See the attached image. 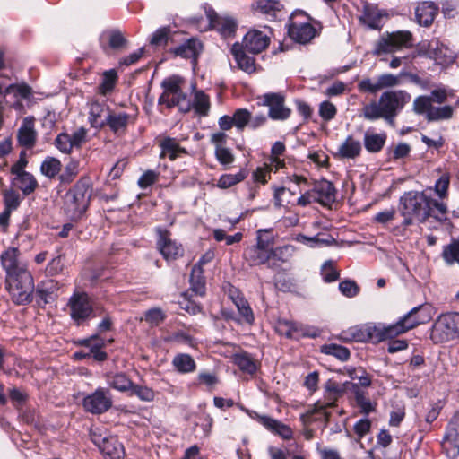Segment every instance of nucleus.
Here are the masks:
<instances>
[{
	"label": "nucleus",
	"instance_id": "obj_1",
	"mask_svg": "<svg viewBox=\"0 0 459 459\" xmlns=\"http://www.w3.org/2000/svg\"><path fill=\"white\" fill-rule=\"evenodd\" d=\"M411 100L405 91H386L383 92L378 102L373 100L362 108L363 117L370 121L384 118L393 125L394 117Z\"/></svg>",
	"mask_w": 459,
	"mask_h": 459
},
{
	"label": "nucleus",
	"instance_id": "obj_2",
	"mask_svg": "<svg viewBox=\"0 0 459 459\" xmlns=\"http://www.w3.org/2000/svg\"><path fill=\"white\" fill-rule=\"evenodd\" d=\"M432 316L433 307L431 306H419L413 307L395 324L373 327L369 332V334L370 337L375 339L377 342L393 339L394 337L404 333L419 325L428 323L430 321Z\"/></svg>",
	"mask_w": 459,
	"mask_h": 459
},
{
	"label": "nucleus",
	"instance_id": "obj_3",
	"mask_svg": "<svg viewBox=\"0 0 459 459\" xmlns=\"http://www.w3.org/2000/svg\"><path fill=\"white\" fill-rule=\"evenodd\" d=\"M183 79L173 75L164 79L161 82L162 94L159 97L158 104L168 108L177 107L181 112H188L192 108V102L182 91Z\"/></svg>",
	"mask_w": 459,
	"mask_h": 459
},
{
	"label": "nucleus",
	"instance_id": "obj_4",
	"mask_svg": "<svg viewBox=\"0 0 459 459\" xmlns=\"http://www.w3.org/2000/svg\"><path fill=\"white\" fill-rule=\"evenodd\" d=\"M400 204L404 227L412 224L414 219L423 222L429 216V198L423 193H405L400 199Z\"/></svg>",
	"mask_w": 459,
	"mask_h": 459
},
{
	"label": "nucleus",
	"instance_id": "obj_5",
	"mask_svg": "<svg viewBox=\"0 0 459 459\" xmlns=\"http://www.w3.org/2000/svg\"><path fill=\"white\" fill-rule=\"evenodd\" d=\"M413 45L412 34L408 30L386 32L375 42L372 54L377 56L393 54Z\"/></svg>",
	"mask_w": 459,
	"mask_h": 459
},
{
	"label": "nucleus",
	"instance_id": "obj_6",
	"mask_svg": "<svg viewBox=\"0 0 459 459\" xmlns=\"http://www.w3.org/2000/svg\"><path fill=\"white\" fill-rule=\"evenodd\" d=\"M5 282L11 299L15 304L24 305L31 301L34 282L30 272L6 278Z\"/></svg>",
	"mask_w": 459,
	"mask_h": 459
},
{
	"label": "nucleus",
	"instance_id": "obj_7",
	"mask_svg": "<svg viewBox=\"0 0 459 459\" xmlns=\"http://www.w3.org/2000/svg\"><path fill=\"white\" fill-rule=\"evenodd\" d=\"M90 188L85 181H78L65 197V209L71 218H79L87 209Z\"/></svg>",
	"mask_w": 459,
	"mask_h": 459
},
{
	"label": "nucleus",
	"instance_id": "obj_8",
	"mask_svg": "<svg viewBox=\"0 0 459 459\" xmlns=\"http://www.w3.org/2000/svg\"><path fill=\"white\" fill-rule=\"evenodd\" d=\"M416 55L428 56L441 65L454 63L456 56L453 50L437 39L419 43L416 48Z\"/></svg>",
	"mask_w": 459,
	"mask_h": 459
},
{
	"label": "nucleus",
	"instance_id": "obj_9",
	"mask_svg": "<svg viewBox=\"0 0 459 459\" xmlns=\"http://www.w3.org/2000/svg\"><path fill=\"white\" fill-rule=\"evenodd\" d=\"M459 334V313H446L439 316L435 321L431 339L435 342H444L454 339Z\"/></svg>",
	"mask_w": 459,
	"mask_h": 459
},
{
	"label": "nucleus",
	"instance_id": "obj_10",
	"mask_svg": "<svg viewBox=\"0 0 459 459\" xmlns=\"http://www.w3.org/2000/svg\"><path fill=\"white\" fill-rule=\"evenodd\" d=\"M91 439L99 447L105 459H123L124 447L116 437L104 436L99 429H92Z\"/></svg>",
	"mask_w": 459,
	"mask_h": 459
},
{
	"label": "nucleus",
	"instance_id": "obj_11",
	"mask_svg": "<svg viewBox=\"0 0 459 459\" xmlns=\"http://www.w3.org/2000/svg\"><path fill=\"white\" fill-rule=\"evenodd\" d=\"M70 315L79 325L89 319L93 313L91 299L86 293H74L69 299Z\"/></svg>",
	"mask_w": 459,
	"mask_h": 459
},
{
	"label": "nucleus",
	"instance_id": "obj_12",
	"mask_svg": "<svg viewBox=\"0 0 459 459\" xmlns=\"http://www.w3.org/2000/svg\"><path fill=\"white\" fill-rule=\"evenodd\" d=\"M82 406L92 414H101L112 406V399L108 390L98 388L84 397Z\"/></svg>",
	"mask_w": 459,
	"mask_h": 459
},
{
	"label": "nucleus",
	"instance_id": "obj_13",
	"mask_svg": "<svg viewBox=\"0 0 459 459\" xmlns=\"http://www.w3.org/2000/svg\"><path fill=\"white\" fill-rule=\"evenodd\" d=\"M442 447L450 459L459 456V412L454 415L448 424Z\"/></svg>",
	"mask_w": 459,
	"mask_h": 459
},
{
	"label": "nucleus",
	"instance_id": "obj_14",
	"mask_svg": "<svg viewBox=\"0 0 459 459\" xmlns=\"http://www.w3.org/2000/svg\"><path fill=\"white\" fill-rule=\"evenodd\" d=\"M270 31L266 29L250 30L243 37L242 47L253 54L263 52L270 44Z\"/></svg>",
	"mask_w": 459,
	"mask_h": 459
},
{
	"label": "nucleus",
	"instance_id": "obj_15",
	"mask_svg": "<svg viewBox=\"0 0 459 459\" xmlns=\"http://www.w3.org/2000/svg\"><path fill=\"white\" fill-rule=\"evenodd\" d=\"M87 131L81 127L72 134H59L55 139L56 147L63 153L69 154L74 148H80L86 141Z\"/></svg>",
	"mask_w": 459,
	"mask_h": 459
},
{
	"label": "nucleus",
	"instance_id": "obj_16",
	"mask_svg": "<svg viewBox=\"0 0 459 459\" xmlns=\"http://www.w3.org/2000/svg\"><path fill=\"white\" fill-rule=\"evenodd\" d=\"M157 232V247L167 261L175 260L183 255L181 246L170 238L169 233L167 230L159 228Z\"/></svg>",
	"mask_w": 459,
	"mask_h": 459
},
{
	"label": "nucleus",
	"instance_id": "obj_17",
	"mask_svg": "<svg viewBox=\"0 0 459 459\" xmlns=\"http://www.w3.org/2000/svg\"><path fill=\"white\" fill-rule=\"evenodd\" d=\"M264 104L269 107V117L273 120H285L290 115V109L284 106V98L279 93L264 95Z\"/></svg>",
	"mask_w": 459,
	"mask_h": 459
},
{
	"label": "nucleus",
	"instance_id": "obj_18",
	"mask_svg": "<svg viewBox=\"0 0 459 459\" xmlns=\"http://www.w3.org/2000/svg\"><path fill=\"white\" fill-rule=\"evenodd\" d=\"M18 256L19 250L16 247H10L2 253L0 261L6 273V278L15 276L23 272H29L24 264L19 263Z\"/></svg>",
	"mask_w": 459,
	"mask_h": 459
},
{
	"label": "nucleus",
	"instance_id": "obj_19",
	"mask_svg": "<svg viewBox=\"0 0 459 459\" xmlns=\"http://www.w3.org/2000/svg\"><path fill=\"white\" fill-rule=\"evenodd\" d=\"M207 18L212 29L218 30L222 36L233 35L237 29V22L234 19L226 16H219L214 11L206 12Z\"/></svg>",
	"mask_w": 459,
	"mask_h": 459
},
{
	"label": "nucleus",
	"instance_id": "obj_20",
	"mask_svg": "<svg viewBox=\"0 0 459 459\" xmlns=\"http://www.w3.org/2000/svg\"><path fill=\"white\" fill-rule=\"evenodd\" d=\"M288 33L296 42L305 44L310 41L316 35L315 28L307 22L292 21L289 25Z\"/></svg>",
	"mask_w": 459,
	"mask_h": 459
},
{
	"label": "nucleus",
	"instance_id": "obj_21",
	"mask_svg": "<svg viewBox=\"0 0 459 459\" xmlns=\"http://www.w3.org/2000/svg\"><path fill=\"white\" fill-rule=\"evenodd\" d=\"M19 144L25 148H32L37 139V132L35 130V119L32 117H27L18 130Z\"/></svg>",
	"mask_w": 459,
	"mask_h": 459
},
{
	"label": "nucleus",
	"instance_id": "obj_22",
	"mask_svg": "<svg viewBox=\"0 0 459 459\" xmlns=\"http://www.w3.org/2000/svg\"><path fill=\"white\" fill-rule=\"evenodd\" d=\"M316 203L323 205H329L336 199V190L333 185L325 179L315 183L312 188Z\"/></svg>",
	"mask_w": 459,
	"mask_h": 459
},
{
	"label": "nucleus",
	"instance_id": "obj_23",
	"mask_svg": "<svg viewBox=\"0 0 459 459\" xmlns=\"http://www.w3.org/2000/svg\"><path fill=\"white\" fill-rule=\"evenodd\" d=\"M255 418L269 431L279 435L283 439H290L293 432L291 429L281 421L265 415H258L255 412Z\"/></svg>",
	"mask_w": 459,
	"mask_h": 459
},
{
	"label": "nucleus",
	"instance_id": "obj_24",
	"mask_svg": "<svg viewBox=\"0 0 459 459\" xmlns=\"http://www.w3.org/2000/svg\"><path fill=\"white\" fill-rule=\"evenodd\" d=\"M386 16L384 10L378 9L373 4H365L359 21L370 29H379L383 17Z\"/></svg>",
	"mask_w": 459,
	"mask_h": 459
},
{
	"label": "nucleus",
	"instance_id": "obj_25",
	"mask_svg": "<svg viewBox=\"0 0 459 459\" xmlns=\"http://www.w3.org/2000/svg\"><path fill=\"white\" fill-rule=\"evenodd\" d=\"M108 107L98 101L89 104V122L94 128H101L106 125L108 115Z\"/></svg>",
	"mask_w": 459,
	"mask_h": 459
},
{
	"label": "nucleus",
	"instance_id": "obj_26",
	"mask_svg": "<svg viewBox=\"0 0 459 459\" xmlns=\"http://www.w3.org/2000/svg\"><path fill=\"white\" fill-rule=\"evenodd\" d=\"M231 54L240 70L247 74H252L255 71V59L248 56L242 49L239 43H235L231 48Z\"/></svg>",
	"mask_w": 459,
	"mask_h": 459
},
{
	"label": "nucleus",
	"instance_id": "obj_27",
	"mask_svg": "<svg viewBox=\"0 0 459 459\" xmlns=\"http://www.w3.org/2000/svg\"><path fill=\"white\" fill-rule=\"evenodd\" d=\"M361 143L353 136L349 135L339 146L337 155L342 159H355L361 152Z\"/></svg>",
	"mask_w": 459,
	"mask_h": 459
},
{
	"label": "nucleus",
	"instance_id": "obj_28",
	"mask_svg": "<svg viewBox=\"0 0 459 459\" xmlns=\"http://www.w3.org/2000/svg\"><path fill=\"white\" fill-rule=\"evenodd\" d=\"M437 13V6L431 2L420 4L415 10L416 19L419 24L423 26L430 25Z\"/></svg>",
	"mask_w": 459,
	"mask_h": 459
},
{
	"label": "nucleus",
	"instance_id": "obj_29",
	"mask_svg": "<svg viewBox=\"0 0 459 459\" xmlns=\"http://www.w3.org/2000/svg\"><path fill=\"white\" fill-rule=\"evenodd\" d=\"M245 258L251 266L265 264L273 255V250L264 249L257 246H253L245 251Z\"/></svg>",
	"mask_w": 459,
	"mask_h": 459
},
{
	"label": "nucleus",
	"instance_id": "obj_30",
	"mask_svg": "<svg viewBox=\"0 0 459 459\" xmlns=\"http://www.w3.org/2000/svg\"><path fill=\"white\" fill-rule=\"evenodd\" d=\"M294 239L309 247H326L335 243L334 238L326 233H318L314 237H307L303 234H298Z\"/></svg>",
	"mask_w": 459,
	"mask_h": 459
},
{
	"label": "nucleus",
	"instance_id": "obj_31",
	"mask_svg": "<svg viewBox=\"0 0 459 459\" xmlns=\"http://www.w3.org/2000/svg\"><path fill=\"white\" fill-rule=\"evenodd\" d=\"M201 49V42L198 39H190L183 44H181L180 46L175 48L173 53L176 56H181L183 58L193 59L194 61H195Z\"/></svg>",
	"mask_w": 459,
	"mask_h": 459
},
{
	"label": "nucleus",
	"instance_id": "obj_32",
	"mask_svg": "<svg viewBox=\"0 0 459 459\" xmlns=\"http://www.w3.org/2000/svg\"><path fill=\"white\" fill-rule=\"evenodd\" d=\"M106 381L110 387L119 392L130 391L134 385L128 377L122 372L108 373L106 375Z\"/></svg>",
	"mask_w": 459,
	"mask_h": 459
},
{
	"label": "nucleus",
	"instance_id": "obj_33",
	"mask_svg": "<svg viewBox=\"0 0 459 459\" xmlns=\"http://www.w3.org/2000/svg\"><path fill=\"white\" fill-rule=\"evenodd\" d=\"M386 141L385 133H371L367 131L364 134V145L368 152H378Z\"/></svg>",
	"mask_w": 459,
	"mask_h": 459
},
{
	"label": "nucleus",
	"instance_id": "obj_34",
	"mask_svg": "<svg viewBox=\"0 0 459 459\" xmlns=\"http://www.w3.org/2000/svg\"><path fill=\"white\" fill-rule=\"evenodd\" d=\"M172 365L174 368L181 374L194 372L196 368L195 359L186 353L177 354L172 359Z\"/></svg>",
	"mask_w": 459,
	"mask_h": 459
},
{
	"label": "nucleus",
	"instance_id": "obj_35",
	"mask_svg": "<svg viewBox=\"0 0 459 459\" xmlns=\"http://www.w3.org/2000/svg\"><path fill=\"white\" fill-rule=\"evenodd\" d=\"M56 283L53 281H46L37 286L36 297L39 306L46 305L54 299Z\"/></svg>",
	"mask_w": 459,
	"mask_h": 459
},
{
	"label": "nucleus",
	"instance_id": "obj_36",
	"mask_svg": "<svg viewBox=\"0 0 459 459\" xmlns=\"http://www.w3.org/2000/svg\"><path fill=\"white\" fill-rule=\"evenodd\" d=\"M160 156H168L169 160H174L182 153H186V150L179 146L178 140L171 137H166L160 143Z\"/></svg>",
	"mask_w": 459,
	"mask_h": 459
},
{
	"label": "nucleus",
	"instance_id": "obj_37",
	"mask_svg": "<svg viewBox=\"0 0 459 459\" xmlns=\"http://www.w3.org/2000/svg\"><path fill=\"white\" fill-rule=\"evenodd\" d=\"M325 397L326 399L325 404H317L318 410H323L326 407H333L334 405L335 401L339 397L342 393L341 386L333 380L329 379L325 384Z\"/></svg>",
	"mask_w": 459,
	"mask_h": 459
},
{
	"label": "nucleus",
	"instance_id": "obj_38",
	"mask_svg": "<svg viewBox=\"0 0 459 459\" xmlns=\"http://www.w3.org/2000/svg\"><path fill=\"white\" fill-rule=\"evenodd\" d=\"M13 183L25 195L34 192L38 186L37 180L29 172L14 177Z\"/></svg>",
	"mask_w": 459,
	"mask_h": 459
},
{
	"label": "nucleus",
	"instance_id": "obj_39",
	"mask_svg": "<svg viewBox=\"0 0 459 459\" xmlns=\"http://www.w3.org/2000/svg\"><path fill=\"white\" fill-rule=\"evenodd\" d=\"M252 7L264 14L276 17L277 13L281 11L282 4L278 0H260L254 4Z\"/></svg>",
	"mask_w": 459,
	"mask_h": 459
},
{
	"label": "nucleus",
	"instance_id": "obj_40",
	"mask_svg": "<svg viewBox=\"0 0 459 459\" xmlns=\"http://www.w3.org/2000/svg\"><path fill=\"white\" fill-rule=\"evenodd\" d=\"M203 273L204 270L199 266H193L190 274L191 290L199 296L205 294V279Z\"/></svg>",
	"mask_w": 459,
	"mask_h": 459
},
{
	"label": "nucleus",
	"instance_id": "obj_41",
	"mask_svg": "<svg viewBox=\"0 0 459 459\" xmlns=\"http://www.w3.org/2000/svg\"><path fill=\"white\" fill-rule=\"evenodd\" d=\"M129 116L125 113H110L108 115L106 125H108L114 133L124 132L127 126Z\"/></svg>",
	"mask_w": 459,
	"mask_h": 459
},
{
	"label": "nucleus",
	"instance_id": "obj_42",
	"mask_svg": "<svg viewBox=\"0 0 459 459\" xmlns=\"http://www.w3.org/2000/svg\"><path fill=\"white\" fill-rule=\"evenodd\" d=\"M246 178L247 172L244 169L236 174H223L219 178L216 186L221 189H227L240 183Z\"/></svg>",
	"mask_w": 459,
	"mask_h": 459
},
{
	"label": "nucleus",
	"instance_id": "obj_43",
	"mask_svg": "<svg viewBox=\"0 0 459 459\" xmlns=\"http://www.w3.org/2000/svg\"><path fill=\"white\" fill-rule=\"evenodd\" d=\"M235 306L238 311V315L240 316L239 321L247 324H253L255 320L254 313L249 306V303L245 298L236 297L235 299Z\"/></svg>",
	"mask_w": 459,
	"mask_h": 459
},
{
	"label": "nucleus",
	"instance_id": "obj_44",
	"mask_svg": "<svg viewBox=\"0 0 459 459\" xmlns=\"http://www.w3.org/2000/svg\"><path fill=\"white\" fill-rule=\"evenodd\" d=\"M192 108L201 116H206L210 109L209 97L203 91H195Z\"/></svg>",
	"mask_w": 459,
	"mask_h": 459
},
{
	"label": "nucleus",
	"instance_id": "obj_45",
	"mask_svg": "<svg viewBox=\"0 0 459 459\" xmlns=\"http://www.w3.org/2000/svg\"><path fill=\"white\" fill-rule=\"evenodd\" d=\"M321 351L326 355L333 356L341 361H346L350 357V351L346 347L335 343L323 345Z\"/></svg>",
	"mask_w": 459,
	"mask_h": 459
},
{
	"label": "nucleus",
	"instance_id": "obj_46",
	"mask_svg": "<svg viewBox=\"0 0 459 459\" xmlns=\"http://www.w3.org/2000/svg\"><path fill=\"white\" fill-rule=\"evenodd\" d=\"M105 40H107L108 46L114 49L120 48L126 43V39L118 30H109L103 32L100 36V41L103 44Z\"/></svg>",
	"mask_w": 459,
	"mask_h": 459
},
{
	"label": "nucleus",
	"instance_id": "obj_47",
	"mask_svg": "<svg viewBox=\"0 0 459 459\" xmlns=\"http://www.w3.org/2000/svg\"><path fill=\"white\" fill-rule=\"evenodd\" d=\"M454 109L451 106L435 107L427 114L428 121L446 120L453 117Z\"/></svg>",
	"mask_w": 459,
	"mask_h": 459
},
{
	"label": "nucleus",
	"instance_id": "obj_48",
	"mask_svg": "<svg viewBox=\"0 0 459 459\" xmlns=\"http://www.w3.org/2000/svg\"><path fill=\"white\" fill-rule=\"evenodd\" d=\"M40 170L43 175L46 177L52 178L56 177L61 170V162L59 160L53 158V157H48L44 160V161L41 163Z\"/></svg>",
	"mask_w": 459,
	"mask_h": 459
},
{
	"label": "nucleus",
	"instance_id": "obj_49",
	"mask_svg": "<svg viewBox=\"0 0 459 459\" xmlns=\"http://www.w3.org/2000/svg\"><path fill=\"white\" fill-rule=\"evenodd\" d=\"M234 363L244 372L253 374L256 370V365L247 353H238L233 358Z\"/></svg>",
	"mask_w": 459,
	"mask_h": 459
},
{
	"label": "nucleus",
	"instance_id": "obj_50",
	"mask_svg": "<svg viewBox=\"0 0 459 459\" xmlns=\"http://www.w3.org/2000/svg\"><path fill=\"white\" fill-rule=\"evenodd\" d=\"M14 94L15 97L29 100L32 96L31 88L26 83L13 84L10 83L5 87V94Z\"/></svg>",
	"mask_w": 459,
	"mask_h": 459
},
{
	"label": "nucleus",
	"instance_id": "obj_51",
	"mask_svg": "<svg viewBox=\"0 0 459 459\" xmlns=\"http://www.w3.org/2000/svg\"><path fill=\"white\" fill-rule=\"evenodd\" d=\"M299 324L292 321L280 320L277 324V331L289 338H297Z\"/></svg>",
	"mask_w": 459,
	"mask_h": 459
},
{
	"label": "nucleus",
	"instance_id": "obj_52",
	"mask_svg": "<svg viewBox=\"0 0 459 459\" xmlns=\"http://www.w3.org/2000/svg\"><path fill=\"white\" fill-rule=\"evenodd\" d=\"M429 216H433L438 221L446 220L447 213L446 204L435 199L429 198Z\"/></svg>",
	"mask_w": 459,
	"mask_h": 459
},
{
	"label": "nucleus",
	"instance_id": "obj_53",
	"mask_svg": "<svg viewBox=\"0 0 459 459\" xmlns=\"http://www.w3.org/2000/svg\"><path fill=\"white\" fill-rule=\"evenodd\" d=\"M321 275L325 282H333L339 279V272L336 270L333 261H325L321 267Z\"/></svg>",
	"mask_w": 459,
	"mask_h": 459
},
{
	"label": "nucleus",
	"instance_id": "obj_54",
	"mask_svg": "<svg viewBox=\"0 0 459 459\" xmlns=\"http://www.w3.org/2000/svg\"><path fill=\"white\" fill-rule=\"evenodd\" d=\"M433 108L431 98L428 96H419L413 101V110L419 115H425Z\"/></svg>",
	"mask_w": 459,
	"mask_h": 459
},
{
	"label": "nucleus",
	"instance_id": "obj_55",
	"mask_svg": "<svg viewBox=\"0 0 459 459\" xmlns=\"http://www.w3.org/2000/svg\"><path fill=\"white\" fill-rule=\"evenodd\" d=\"M355 400L358 406L360 408L361 412L368 414L375 411V404L366 397L363 391L357 389L355 391Z\"/></svg>",
	"mask_w": 459,
	"mask_h": 459
},
{
	"label": "nucleus",
	"instance_id": "obj_56",
	"mask_svg": "<svg viewBox=\"0 0 459 459\" xmlns=\"http://www.w3.org/2000/svg\"><path fill=\"white\" fill-rule=\"evenodd\" d=\"M234 126L238 131H242L250 121V112L246 108L237 109L233 116Z\"/></svg>",
	"mask_w": 459,
	"mask_h": 459
},
{
	"label": "nucleus",
	"instance_id": "obj_57",
	"mask_svg": "<svg viewBox=\"0 0 459 459\" xmlns=\"http://www.w3.org/2000/svg\"><path fill=\"white\" fill-rule=\"evenodd\" d=\"M450 185V177L448 174H443L435 183L434 191L436 195L444 199L448 195V188Z\"/></svg>",
	"mask_w": 459,
	"mask_h": 459
},
{
	"label": "nucleus",
	"instance_id": "obj_58",
	"mask_svg": "<svg viewBox=\"0 0 459 459\" xmlns=\"http://www.w3.org/2000/svg\"><path fill=\"white\" fill-rule=\"evenodd\" d=\"M117 80V74L115 70L106 71L103 74V82L100 85V91L103 94H106L111 91L116 84Z\"/></svg>",
	"mask_w": 459,
	"mask_h": 459
},
{
	"label": "nucleus",
	"instance_id": "obj_59",
	"mask_svg": "<svg viewBox=\"0 0 459 459\" xmlns=\"http://www.w3.org/2000/svg\"><path fill=\"white\" fill-rule=\"evenodd\" d=\"M255 246L264 249L273 250V236L267 230H257V241Z\"/></svg>",
	"mask_w": 459,
	"mask_h": 459
},
{
	"label": "nucleus",
	"instance_id": "obj_60",
	"mask_svg": "<svg viewBox=\"0 0 459 459\" xmlns=\"http://www.w3.org/2000/svg\"><path fill=\"white\" fill-rule=\"evenodd\" d=\"M215 157L219 163L223 166H230L235 160L233 153L226 146L215 148Z\"/></svg>",
	"mask_w": 459,
	"mask_h": 459
},
{
	"label": "nucleus",
	"instance_id": "obj_61",
	"mask_svg": "<svg viewBox=\"0 0 459 459\" xmlns=\"http://www.w3.org/2000/svg\"><path fill=\"white\" fill-rule=\"evenodd\" d=\"M379 91L400 84V77L392 74H383L377 78Z\"/></svg>",
	"mask_w": 459,
	"mask_h": 459
},
{
	"label": "nucleus",
	"instance_id": "obj_62",
	"mask_svg": "<svg viewBox=\"0 0 459 459\" xmlns=\"http://www.w3.org/2000/svg\"><path fill=\"white\" fill-rule=\"evenodd\" d=\"M79 162L71 160L65 166V171L60 175V180L64 183H69L78 174Z\"/></svg>",
	"mask_w": 459,
	"mask_h": 459
},
{
	"label": "nucleus",
	"instance_id": "obj_63",
	"mask_svg": "<svg viewBox=\"0 0 459 459\" xmlns=\"http://www.w3.org/2000/svg\"><path fill=\"white\" fill-rule=\"evenodd\" d=\"M131 394H135L140 400L143 402H151L154 399L155 394L152 389L138 385H133Z\"/></svg>",
	"mask_w": 459,
	"mask_h": 459
},
{
	"label": "nucleus",
	"instance_id": "obj_64",
	"mask_svg": "<svg viewBox=\"0 0 459 459\" xmlns=\"http://www.w3.org/2000/svg\"><path fill=\"white\" fill-rule=\"evenodd\" d=\"M339 290L342 295L353 298L358 295L359 288L354 281L345 280L339 283Z\"/></svg>",
	"mask_w": 459,
	"mask_h": 459
}]
</instances>
